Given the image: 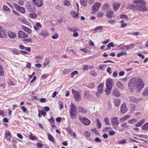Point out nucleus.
Listing matches in <instances>:
<instances>
[{"mask_svg":"<svg viewBox=\"0 0 148 148\" xmlns=\"http://www.w3.org/2000/svg\"><path fill=\"white\" fill-rule=\"evenodd\" d=\"M133 3L135 5L137 10L145 11L147 10L145 2L143 0H134Z\"/></svg>","mask_w":148,"mask_h":148,"instance_id":"nucleus-1","label":"nucleus"},{"mask_svg":"<svg viewBox=\"0 0 148 148\" xmlns=\"http://www.w3.org/2000/svg\"><path fill=\"white\" fill-rule=\"evenodd\" d=\"M133 81V86L134 88L138 89L140 90L144 87V84L142 80L140 79H134L132 80Z\"/></svg>","mask_w":148,"mask_h":148,"instance_id":"nucleus-2","label":"nucleus"},{"mask_svg":"<svg viewBox=\"0 0 148 148\" xmlns=\"http://www.w3.org/2000/svg\"><path fill=\"white\" fill-rule=\"evenodd\" d=\"M77 109L76 106L72 103H71L69 114L72 119H75L77 117Z\"/></svg>","mask_w":148,"mask_h":148,"instance_id":"nucleus-3","label":"nucleus"},{"mask_svg":"<svg viewBox=\"0 0 148 148\" xmlns=\"http://www.w3.org/2000/svg\"><path fill=\"white\" fill-rule=\"evenodd\" d=\"M71 91L75 101H80L81 99L80 94L73 89H71Z\"/></svg>","mask_w":148,"mask_h":148,"instance_id":"nucleus-4","label":"nucleus"},{"mask_svg":"<svg viewBox=\"0 0 148 148\" xmlns=\"http://www.w3.org/2000/svg\"><path fill=\"white\" fill-rule=\"evenodd\" d=\"M79 119L85 125H88L90 124V121L86 118L80 116L79 117Z\"/></svg>","mask_w":148,"mask_h":148,"instance_id":"nucleus-5","label":"nucleus"},{"mask_svg":"<svg viewBox=\"0 0 148 148\" xmlns=\"http://www.w3.org/2000/svg\"><path fill=\"white\" fill-rule=\"evenodd\" d=\"M114 84V83L113 79H107L106 82V87L112 88Z\"/></svg>","mask_w":148,"mask_h":148,"instance_id":"nucleus-6","label":"nucleus"},{"mask_svg":"<svg viewBox=\"0 0 148 148\" xmlns=\"http://www.w3.org/2000/svg\"><path fill=\"white\" fill-rule=\"evenodd\" d=\"M117 117H113L111 119V123L114 126H116L118 125L120 122L119 121Z\"/></svg>","mask_w":148,"mask_h":148,"instance_id":"nucleus-7","label":"nucleus"},{"mask_svg":"<svg viewBox=\"0 0 148 148\" xmlns=\"http://www.w3.org/2000/svg\"><path fill=\"white\" fill-rule=\"evenodd\" d=\"M26 7L28 11L30 12H32L34 11V9L33 8V5L31 4L29 2H27L26 4Z\"/></svg>","mask_w":148,"mask_h":148,"instance_id":"nucleus-8","label":"nucleus"},{"mask_svg":"<svg viewBox=\"0 0 148 148\" xmlns=\"http://www.w3.org/2000/svg\"><path fill=\"white\" fill-rule=\"evenodd\" d=\"M101 5V4L97 2L95 3L92 7V10L93 12L97 11Z\"/></svg>","mask_w":148,"mask_h":148,"instance_id":"nucleus-9","label":"nucleus"},{"mask_svg":"<svg viewBox=\"0 0 148 148\" xmlns=\"http://www.w3.org/2000/svg\"><path fill=\"white\" fill-rule=\"evenodd\" d=\"M28 35L22 31H20L18 32V36L19 38H27Z\"/></svg>","mask_w":148,"mask_h":148,"instance_id":"nucleus-10","label":"nucleus"},{"mask_svg":"<svg viewBox=\"0 0 148 148\" xmlns=\"http://www.w3.org/2000/svg\"><path fill=\"white\" fill-rule=\"evenodd\" d=\"M77 108L79 112L83 114H86L88 112V110L82 106H78Z\"/></svg>","mask_w":148,"mask_h":148,"instance_id":"nucleus-11","label":"nucleus"},{"mask_svg":"<svg viewBox=\"0 0 148 148\" xmlns=\"http://www.w3.org/2000/svg\"><path fill=\"white\" fill-rule=\"evenodd\" d=\"M11 134L10 132L8 130L6 131L5 133V138L7 140H8L10 142L11 141Z\"/></svg>","mask_w":148,"mask_h":148,"instance_id":"nucleus-12","label":"nucleus"},{"mask_svg":"<svg viewBox=\"0 0 148 148\" xmlns=\"http://www.w3.org/2000/svg\"><path fill=\"white\" fill-rule=\"evenodd\" d=\"M8 36L11 38L14 39L16 37V34L14 32L9 31L8 32Z\"/></svg>","mask_w":148,"mask_h":148,"instance_id":"nucleus-13","label":"nucleus"},{"mask_svg":"<svg viewBox=\"0 0 148 148\" xmlns=\"http://www.w3.org/2000/svg\"><path fill=\"white\" fill-rule=\"evenodd\" d=\"M16 8L17 11H19L22 13L23 14L25 12V9L24 8L22 7H21L18 5H16Z\"/></svg>","mask_w":148,"mask_h":148,"instance_id":"nucleus-14","label":"nucleus"},{"mask_svg":"<svg viewBox=\"0 0 148 148\" xmlns=\"http://www.w3.org/2000/svg\"><path fill=\"white\" fill-rule=\"evenodd\" d=\"M121 112L122 113L126 112L127 110V109L126 107L125 104H122L121 109Z\"/></svg>","mask_w":148,"mask_h":148,"instance_id":"nucleus-15","label":"nucleus"},{"mask_svg":"<svg viewBox=\"0 0 148 148\" xmlns=\"http://www.w3.org/2000/svg\"><path fill=\"white\" fill-rule=\"evenodd\" d=\"M103 84L101 83L98 86V92L100 94H101L103 91Z\"/></svg>","mask_w":148,"mask_h":148,"instance_id":"nucleus-16","label":"nucleus"},{"mask_svg":"<svg viewBox=\"0 0 148 148\" xmlns=\"http://www.w3.org/2000/svg\"><path fill=\"white\" fill-rule=\"evenodd\" d=\"M21 27L24 31L29 34L31 33L32 32V30L27 27L22 25Z\"/></svg>","mask_w":148,"mask_h":148,"instance_id":"nucleus-17","label":"nucleus"},{"mask_svg":"<svg viewBox=\"0 0 148 148\" xmlns=\"http://www.w3.org/2000/svg\"><path fill=\"white\" fill-rule=\"evenodd\" d=\"M42 27V25L39 23H36V25L34 26V28L36 31L39 30Z\"/></svg>","mask_w":148,"mask_h":148,"instance_id":"nucleus-18","label":"nucleus"},{"mask_svg":"<svg viewBox=\"0 0 148 148\" xmlns=\"http://www.w3.org/2000/svg\"><path fill=\"white\" fill-rule=\"evenodd\" d=\"M33 1L34 4L38 7L41 6L42 5V1L41 0H33Z\"/></svg>","mask_w":148,"mask_h":148,"instance_id":"nucleus-19","label":"nucleus"},{"mask_svg":"<svg viewBox=\"0 0 148 148\" xmlns=\"http://www.w3.org/2000/svg\"><path fill=\"white\" fill-rule=\"evenodd\" d=\"M3 36L4 37H6L7 36V35L4 33V32L2 27L0 26V37L3 38Z\"/></svg>","mask_w":148,"mask_h":148,"instance_id":"nucleus-20","label":"nucleus"},{"mask_svg":"<svg viewBox=\"0 0 148 148\" xmlns=\"http://www.w3.org/2000/svg\"><path fill=\"white\" fill-rule=\"evenodd\" d=\"M107 17L109 18H111L114 16L113 12L112 10L106 12Z\"/></svg>","mask_w":148,"mask_h":148,"instance_id":"nucleus-21","label":"nucleus"},{"mask_svg":"<svg viewBox=\"0 0 148 148\" xmlns=\"http://www.w3.org/2000/svg\"><path fill=\"white\" fill-rule=\"evenodd\" d=\"M112 92V94L114 96L118 97L120 96V92L117 89H115L113 90Z\"/></svg>","mask_w":148,"mask_h":148,"instance_id":"nucleus-22","label":"nucleus"},{"mask_svg":"<svg viewBox=\"0 0 148 148\" xmlns=\"http://www.w3.org/2000/svg\"><path fill=\"white\" fill-rule=\"evenodd\" d=\"M145 119H143L139 121L138 123L135 124V126L136 127H140L145 122Z\"/></svg>","mask_w":148,"mask_h":148,"instance_id":"nucleus-23","label":"nucleus"},{"mask_svg":"<svg viewBox=\"0 0 148 148\" xmlns=\"http://www.w3.org/2000/svg\"><path fill=\"white\" fill-rule=\"evenodd\" d=\"M49 122L50 123V124L51 125L52 127H55L56 126L55 125L54 120L53 118L51 116V118L48 120Z\"/></svg>","mask_w":148,"mask_h":148,"instance_id":"nucleus-24","label":"nucleus"},{"mask_svg":"<svg viewBox=\"0 0 148 148\" xmlns=\"http://www.w3.org/2000/svg\"><path fill=\"white\" fill-rule=\"evenodd\" d=\"M114 102L115 106L118 107L120 104V100L119 99H116L114 100Z\"/></svg>","mask_w":148,"mask_h":148,"instance_id":"nucleus-25","label":"nucleus"},{"mask_svg":"<svg viewBox=\"0 0 148 148\" xmlns=\"http://www.w3.org/2000/svg\"><path fill=\"white\" fill-rule=\"evenodd\" d=\"M130 117V116L129 115H126L123 116V117L120 118L119 120L121 122H123L125 121L127 119L129 118Z\"/></svg>","mask_w":148,"mask_h":148,"instance_id":"nucleus-26","label":"nucleus"},{"mask_svg":"<svg viewBox=\"0 0 148 148\" xmlns=\"http://www.w3.org/2000/svg\"><path fill=\"white\" fill-rule=\"evenodd\" d=\"M120 4L119 3H114L113 4V8L114 10H116L120 7Z\"/></svg>","mask_w":148,"mask_h":148,"instance_id":"nucleus-27","label":"nucleus"},{"mask_svg":"<svg viewBox=\"0 0 148 148\" xmlns=\"http://www.w3.org/2000/svg\"><path fill=\"white\" fill-rule=\"evenodd\" d=\"M84 97L85 98L88 99L91 97V95L88 91H86L84 93Z\"/></svg>","mask_w":148,"mask_h":148,"instance_id":"nucleus-28","label":"nucleus"},{"mask_svg":"<svg viewBox=\"0 0 148 148\" xmlns=\"http://www.w3.org/2000/svg\"><path fill=\"white\" fill-rule=\"evenodd\" d=\"M67 29L69 31H71L72 32H74L75 31H76L79 30V29L77 27L70 28L68 27Z\"/></svg>","mask_w":148,"mask_h":148,"instance_id":"nucleus-29","label":"nucleus"},{"mask_svg":"<svg viewBox=\"0 0 148 148\" xmlns=\"http://www.w3.org/2000/svg\"><path fill=\"white\" fill-rule=\"evenodd\" d=\"M143 131H147L148 130V122L145 123L141 127Z\"/></svg>","mask_w":148,"mask_h":148,"instance_id":"nucleus-30","label":"nucleus"},{"mask_svg":"<svg viewBox=\"0 0 148 148\" xmlns=\"http://www.w3.org/2000/svg\"><path fill=\"white\" fill-rule=\"evenodd\" d=\"M112 89V88H111L106 87V88L105 90L106 95H108L110 93Z\"/></svg>","mask_w":148,"mask_h":148,"instance_id":"nucleus-31","label":"nucleus"},{"mask_svg":"<svg viewBox=\"0 0 148 148\" xmlns=\"http://www.w3.org/2000/svg\"><path fill=\"white\" fill-rule=\"evenodd\" d=\"M129 99L130 101L133 103L136 102L138 101V99H136L134 97H130Z\"/></svg>","mask_w":148,"mask_h":148,"instance_id":"nucleus-32","label":"nucleus"},{"mask_svg":"<svg viewBox=\"0 0 148 148\" xmlns=\"http://www.w3.org/2000/svg\"><path fill=\"white\" fill-rule=\"evenodd\" d=\"M127 8L130 9H134L135 10H136V5L135 4H129L128 5Z\"/></svg>","mask_w":148,"mask_h":148,"instance_id":"nucleus-33","label":"nucleus"},{"mask_svg":"<svg viewBox=\"0 0 148 148\" xmlns=\"http://www.w3.org/2000/svg\"><path fill=\"white\" fill-rule=\"evenodd\" d=\"M71 14L74 18H76L78 17V13L75 12L74 11H71Z\"/></svg>","mask_w":148,"mask_h":148,"instance_id":"nucleus-34","label":"nucleus"},{"mask_svg":"<svg viewBox=\"0 0 148 148\" xmlns=\"http://www.w3.org/2000/svg\"><path fill=\"white\" fill-rule=\"evenodd\" d=\"M107 65L106 64H103L102 65H99L97 66V69H98L100 70H101L103 71L105 69H104L105 67H106Z\"/></svg>","mask_w":148,"mask_h":148,"instance_id":"nucleus-35","label":"nucleus"},{"mask_svg":"<svg viewBox=\"0 0 148 148\" xmlns=\"http://www.w3.org/2000/svg\"><path fill=\"white\" fill-rule=\"evenodd\" d=\"M48 35V32L46 30H43L41 32L40 34V35L43 36H47Z\"/></svg>","mask_w":148,"mask_h":148,"instance_id":"nucleus-36","label":"nucleus"},{"mask_svg":"<svg viewBox=\"0 0 148 148\" xmlns=\"http://www.w3.org/2000/svg\"><path fill=\"white\" fill-rule=\"evenodd\" d=\"M72 71V69H65L63 70V73L64 74H68L71 72Z\"/></svg>","mask_w":148,"mask_h":148,"instance_id":"nucleus-37","label":"nucleus"},{"mask_svg":"<svg viewBox=\"0 0 148 148\" xmlns=\"http://www.w3.org/2000/svg\"><path fill=\"white\" fill-rule=\"evenodd\" d=\"M121 126L123 129L125 128H128L129 127V126L127 125V123L126 122L121 123Z\"/></svg>","mask_w":148,"mask_h":148,"instance_id":"nucleus-38","label":"nucleus"},{"mask_svg":"<svg viewBox=\"0 0 148 148\" xmlns=\"http://www.w3.org/2000/svg\"><path fill=\"white\" fill-rule=\"evenodd\" d=\"M110 8L109 5L108 4H106L103 6V9L105 10H108Z\"/></svg>","mask_w":148,"mask_h":148,"instance_id":"nucleus-39","label":"nucleus"},{"mask_svg":"<svg viewBox=\"0 0 148 148\" xmlns=\"http://www.w3.org/2000/svg\"><path fill=\"white\" fill-rule=\"evenodd\" d=\"M117 86L119 88L123 89V85L122 83L120 82H117Z\"/></svg>","mask_w":148,"mask_h":148,"instance_id":"nucleus-40","label":"nucleus"},{"mask_svg":"<svg viewBox=\"0 0 148 148\" xmlns=\"http://www.w3.org/2000/svg\"><path fill=\"white\" fill-rule=\"evenodd\" d=\"M96 121L97 122V125L98 128L99 129H100L101 127V124L100 122V121L98 119H97Z\"/></svg>","mask_w":148,"mask_h":148,"instance_id":"nucleus-41","label":"nucleus"},{"mask_svg":"<svg viewBox=\"0 0 148 148\" xmlns=\"http://www.w3.org/2000/svg\"><path fill=\"white\" fill-rule=\"evenodd\" d=\"M29 16L32 18L34 19L37 17V15L35 13H30L29 15Z\"/></svg>","mask_w":148,"mask_h":148,"instance_id":"nucleus-42","label":"nucleus"},{"mask_svg":"<svg viewBox=\"0 0 148 148\" xmlns=\"http://www.w3.org/2000/svg\"><path fill=\"white\" fill-rule=\"evenodd\" d=\"M142 94L143 96H148V88H145Z\"/></svg>","mask_w":148,"mask_h":148,"instance_id":"nucleus-43","label":"nucleus"},{"mask_svg":"<svg viewBox=\"0 0 148 148\" xmlns=\"http://www.w3.org/2000/svg\"><path fill=\"white\" fill-rule=\"evenodd\" d=\"M4 75V71L2 66L0 65V76H3Z\"/></svg>","mask_w":148,"mask_h":148,"instance_id":"nucleus-44","label":"nucleus"},{"mask_svg":"<svg viewBox=\"0 0 148 148\" xmlns=\"http://www.w3.org/2000/svg\"><path fill=\"white\" fill-rule=\"evenodd\" d=\"M103 29V26H99L96 27L94 29V31L96 32H97L98 30H102Z\"/></svg>","mask_w":148,"mask_h":148,"instance_id":"nucleus-45","label":"nucleus"},{"mask_svg":"<svg viewBox=\"0 0 148 148\" xmlns=\"http://www.w3.org/2000/svg\"><path fill=\"white\" fill-rule=\"evenodd\" d=\"M80 3L82 5L85 6L87 5V1L86 0H81Z\"/></svg>","mask_w":148,"mask_h":148,"instance_id":"nucleus-46","label":"nucleus"},{"mask_svg":"<svg viewBox=\"0 0 148 148\" xmlns=\"http://www.w3.org/2000/svg\"><path fill=\"white\" fill-rule=\"evenodd\" d=\"M97 14V16L99 18H101L104 15L103 13L101 12H98Z\"/></svg>","mask_w":148,"mask_h":148,"instance_id":"nucleus-47","label":"nucleus"},{"mask_svg":"<svg viewBox=\"0 0 148 148\" xmlns=\"http://www.w3.org/2000/svg\"><path fill=\"white\" fill-rule=\"evenodd\" d=\"M29 138L31 140H35L37 139V138L34 136L32 134H31L29 137Z\"/></svg>","mask_w":148,"mask_h":148,"instance_id":"nucleus-48","label":"nucleus"},{"mask_svg":"<svg viewBox=\"0 0 148 148\" xmlns=\"http://www.w3.org/2000/svg\"><path fill=\"white\" fill-rule=\"evenodd\" d=\"M135 46V45L134 44L132 43L130 45H127L128 49H131L133 48Z\"/></svg>","mask_w":148,"mask_h":148,"instance_id":"nucleus-49","label":"nucleus"},{"mask_svg":"<svg viewBox=\"0 0 148 148\" xmlns=\"http://www.w3.org/2000/svg\"><path fill=\"white\" fill-rule=\"evenodd\" d=\"M114 45L113 42H111L109 43L107 45L108 47L109 48L108 49H110L111 47H114Z\"/></svg>","mask_w":148,"mask_h":148,"instance_id":"nucleus-50","label":"nucleus"},{"mask_svg":"<svg viewBox=\"0 0 148 148\" xmlns=\"http://www.w3.org/2000/svg\"><path fill=\"white\" fill-rule=\"evenodd\" d=\"M3 10L5 11L9 12L10 11V9L7 6L5 5H4L3 6Z\"/></svg>","mask_w":148,"mask_h":148,"instance_id":"nucleus-51","label":"nucleus"},{"mask_svg":"<svg viewBox=\"0 0 148 148\" xmlns=\"http://www.w3.org/2000/svg\"><path fill=\"white\" fill-rule=\"evenodd\" d=\"M48 138L49 140L53 142L54 141V139L53 137L52 136L51 134H49L48 135Z\"/></svg>","mask_w":148,"mask_h":148,"instance_id":"nucleus-52","label":"nucleus"},{"mask_svg":"<svg viewBox=\"0 0 148 148\" xmlns=\"http://www.w3.org/2000/svg\"><path fill=\"white\" fill-rule=\"evenodd\" d=\"M136 122L137 121L134 119H132L131 120H129L128 121V123L130 124H133L136 123Z\"/></svg>","mask_w":148,"mask_h":148,"instance_id":"nucleus-53","label":"nucleus"},{"mask_svg":"<svg viewBox=\"0 0 148 148\" xmlns=\"http://www.w3.org/2000/svg\"><path fill=\"white\" fill-rule=\"evenodd\" d=\"M78 74V72L76 71H75L71 73V76L72 77H73L74 75H77Z\"/></svg>","mask_w":148,"mask_h":148,"instance_id":"nucleus-54","label":"nucleus"},{"mask_svg":"<svg viewBox=\"0 0 148 148\" xmlns=\"http://www.w3.org/2000/svg\"><path fill=\"white\" fill-rule=\"evenodd\" d=\"M64 5L68 6L70 5V3L69 1L66 0H64Z\"/></svg>","mask_w":148,"mask_h":148,"instance_id":"nucleus-55","label":"nucleus"},{"mask_svg":"<svg viewBox=\"0 0 148 148\" xmlns=\"http://www.w3.org/2000/svg\"><path fill=\"white\" fill-rule=\"evenodd\" d=\"M24 42H27L28 43H32V40L30 38H28L26 39H25L23 40Z\"/></svg>","mask_w":148,"mask_h":148,"instance_id":"nucleus-56","label":"nucleus"},{"mask_svg":"<svg viewBox=\"0 0 148 148\" xmlns=\"http://www.w3.org/2000/svg\"><path fill=\"white\" fill-rule=\"evenodd\" d=\"M84 135L85 137H89L90 136V132H88L87 131H86L84 133Z\"/></svg>","mask_w":148,"mask_h":148,"instance_id":"nucleus-57","label":"nucleus"},{"mask_svg":"<svg viewBox=\"0 0 148 148\" xmlns=\"http://www.w3.org/2000/svg\"><path fill=\"white\" fill-rule=\"evenodd\" d=\"M121 49L122 50H123L125 51H126L127 50H128L127 45L124 46L121 48Z\"/></svg>","mask_w":148,"mask_h":148,"instance_id":"nucleus-58","label":"nucleus"},{"mask_svg":"<svg viewBox=\"0 0 148 148\" xmlns=\"http://www.w3.org/2000/svg\"><path fill=\"white\" fill-rule=\"evenodd\" d=\"M104 121L106 124L107 125H110V123L109 122V119L108 118H106L104 119Z\"/></svg>","mask_w":148,"mask_h":148,"instance_id":"nucleus-59","label":"nucleus"},{"mask_svg":"<svg viewBox=\"0 0 148 148\" xmlns=\"http://www.w3.org/2000/svg\"><path fill=\"white\" fill-rule=\"evenodd\" d=\"M126 143V140H120L119 142V144H125Z\"/></svg>","mask_w":148,"mask_h":148,"instance_id":"nucleus-60","label":"nucleus"},{"mask_svg":"<svg viewBox=\"0 0 148 148\" xmlns=\"http://www.w3.org/2000/svg\"><path fill=\"white\" fill-rule=\"evenodd\" d=\"M89 69V67L87 65H84L83 66V70L84 71H87Z\"/></svg>","mask_w":148,"mask_h":148,"instance_id":"nucleus-61","label":"nucleus"},{"mask_svg":"<svg viewBox=\"0 0 148 148\" xmlns=\"http://www.w3.org/2000/svg\"><path fill=\"white\" fill-rule=\"evenodd\" d=\"M120 17L121 19H128V17L126 15H121Z\"/></svg>","mask_w":148,"mask_h":148,"instance_id":"nucleus-62","label":"nucleus"},{"mask_svg":"<svg viewBox=\"0 0 148 148\" xmlns=\"http://www.w3.org/2000/svg\"><path fill=\"white\" fill-rule=\"evenodd\" d=\"M91 74L93 76H96L97 75L96 73L94 71H92L90 72Z\"/></svg>","mask_w":148,"mask_h":148,"instance_id":"nucleus-63","label":"nucleus"},{"mask_svg":"<svg viewBox=\"0 0 148 148\" xmlns=\"http://www.w3.org/2000/svg\"><path fill=\"white\" fill-rule=\"evenodd\" d=\"M19 20L21 22L25 24L27 22L26 19L25 18L20 19Z\"/></svg>","mask_w":148,"mask_h":148,"instance_id":"nucleus-64","label":"nucleus"}]
</instances>
